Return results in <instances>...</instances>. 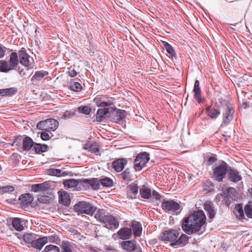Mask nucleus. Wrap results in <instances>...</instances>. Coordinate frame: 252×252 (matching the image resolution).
I'll list each match as a JSON object with an SVG mask.
<instances>
[{"instance_id":"nucleus-1","label":"nucleus","mask_w":252,"mask_h":252,"mask_svg":"<svg viewBox=\"0 0 252 252\" xmlns=\"http://www.w3.org/2000/svg\"><path fill=\"white\" fill-rule=\"evenodd\" d=\"M206 220L204 212L198 211L185 218L182 223V229L188 235H201L205 231Z\"/></svg>"},{"instance_id":"nucleus-2","label":"nucleus","mask_w":252,"mask_h":252,"mask_svg":"<svg viewBox=\"0 0 252 252\" xmlns=\"http://www.w3.org/2000/svg\"><path fill=\"white\" fill-rule=\"evenodd\" d=\"M229 166L225 161H222L219 165H215L212 167L213 173L212 178L218 182H222L226 177Z\"/></svg>"},{"instance_id":"nucleus-3","label":"nucleus","mask_w":252,"mask_h":252,"mask_svg":"<svg viewBox=\"0 0 252 252\" xmlns=\"http://www.w3.org/2000/svg\"><path fill=\"white\" fill-rule=\"evenodd\" d=\"M77 190H88L90 188L94 190L99 189V183L97 178L78 179Z\"/></svg>"},{"instance_id":"nucleus-4","label":"nucleus","mask_w":252,"mask_h":252,"mask_svg":"<svg viewBox=\"0 0 252 252\" xmlns=\"http://www.w3.org/2000/svg\"><path fill=\"white\" fill-rule=\"evenodd\" d=\"M74 208L76 212L92 216L96 211V208L86 201H79L76 204Z\"/></svg>"},{"instance_id":"nucleus-5","label":"nucleus","mask_w":252,"mask_h":252,"mask_svg":"<svg viewBox=\"0 0 252 252\" xmlns=\"http://www.w3.org/2000/svg\"><path fill=\"white\" fill-rule=\"evenodd\" d=\"M150 159V154L146 152H140L136 156L134 160V169L136 172L141 171Z\"/></svg>"},{"instance_id":"nucleus-6","label":"nucleus","mask_w":252,"mask_h":252,"mask_svg":"<svg viewBox=\"0 0 252 252\" xmlns=\"http://www.w3.org/2000/svg\"><path fill=\"white\" fill-rule=\"evenodd\" d=\"M8 226L11 230L21 232L24 229L23 221L19 218H12L7 220Z\"/></svg>"},{"instance_id":"nucleus-7","label":"nucleus","mask_w":252,"mask_h":252,"mask_svg":"<svg viewBox=\"0 0 252 252\" xmlns=\"http://www.w3.org/2000/svg\"><path fill=\"white\" fill-rule=\"evenodd\" d=\"M179 235V230L177 229H170L162 232L160 240L163 241H169L174 242Z\"/></svg>"},{"instance_id":"nucleus-8","label":"nucleus","mask_w":252,"mask_h":252,"mask_svg":"<svg viewBox=\"0 0 252 252\" xmlns=\"http://www.w3.org/2000/svg\"><path fill=\"white\" fill-rule=\"evenodd\" d=\"M235 113L234 108L232 107L227 106L225 112L223 113V121L220 127H224L227 126L233 119Z\"/></svg>"},{"instance_id":"nucleus-9","label":"nucleus","mask_w":252,"mask_h":252,"mask_svg":"<svg viewBox=\"0 0 252 252\" xmlns=\"http://www.w3.org/2000/svg\"><path fill=\"white\" fill-rule=\"evenodd\" d=\"M121 246L127 252H142L140 247L136 245V242L135 240L123 241Z\"/></svg>"},{"instance_id":"nucleus-10","label":"nucleus","mask_w":252,"mask_h":252,"mask_svg":"<svg viewBox=\"0 0 252 252\" xmlns=\"http://www.w3.org/2000/svg\"><path fill=\"white\" fill-rule=\"evenodd\" d=\"M17 53L19 63L25 67H29L31 64L29 61L30 56L28 54L26 49L22 47Z\"/></svg>"},{"instance_id":"nucleus-11","label":"nucleus","mask_w":252,"mask_h":252,"mask_svg":"<svg viewBox=\"0 0 252 252\" xmlns=\"http://www.w3.org/2000/svg\"><path fill=\"white\" fill-rule=\"evenodd\" d=\"M101 223L104 224V227L110 229H117L119 226V222L111 215H107Z\"/></svg>"},{"instance_id":"nucleus-12","label":"nucleus","mask_w":252,"mask_h":252,"mask_svg":"<svg viewBox=\"0 0 252 252\" xmlns=\"http://www.w3.org/2000/svg\"><path fill=\"white\" fill-rule=\"evenodd\" d=\"M162 209L166 211H176L180 209V204L173 200H164L161 203Z\"/></svg>"},{"instance_id":"nucleus-13","label":"nucleus","mask_w":252,"mask_h":252,"mask_svg":"<svg viewBox=\"0 0 252 252\" xmlns=\"http://www.w3.org/2000/svg\"><path fill=\"white\" fill-rule=\"evenodd\" d=\"M228 180L232 182L237 183L242 180V177L237 169L229 166L228 170Z\"/></svg>"},{"instance_id":"nucleus-14","label":"nucleus","mask_w":252,"mask_h":252,"mask_svg":"<svg viewBox=\"0 0 252 252\" xmlns=\"http://www.w3.org/2000/svg\"><path fill=\"white\" fill-rule=\"evenodd\" d=\"M205 114L212 120H216L220 114V110L212 105H206L205 106Z\"/></svg>"},{"instance_id":"nucleus-15","label":"nucleus","mask_w":252,"mask_h":252,"mask_svg":"<svg viewBox=\"0 0 252 252\" xmlns=\"http://www.w3.org/2000/svg\"><path fill=\"white\" fill-rule=\"evenodd\" d=\"M127 163V160L126 158H121L113 161L112 166L116 172H120L123 171Z\"/></svg>"},{"instance_id":"nucleus-16","label":"nucleus","mask_w":252,"mask_h":252,"mask_svg":"<svg viewBox=\"0 0 252 252\" xmlns=\"http://www.w3.org/2000/svg\"><path fill=\"white\" fill-rule=\"evenodd\" d=\"M51 185L49 181H45L40 184H32L31 186V191L37 192L40 191H46L49 189Z\"/></svg>"},{"instance_id":"nucleus-17","label":"nucleus","mask_w":252,"mask_h":252,"mask_svg":"<svg viewBox=\"0 0 252 252\" xmlns=\"http://www.w3.org/2000/svg\"><path fill=\"white\" fill-rule=\"evenodd\" d=\"M46 243L47 239L46 237H42L41 238L36 237L34 239V241L29 248H32L40 251Z\"/></svg>"},{"instance_id":"nucleus-18","label":"nucleus","mask_w":252,"mask_h":252,"mask_svg":"<svg viewBox=\"0 0 252 252\" xmlns=\"http://www.w3.org/2000/svg\"><path fill=\"white\" fill-rule=\"evenodd\" d=\"M193 97L195 99L198 104L203 103L204 101V99H202L201 96V91L199 86V81L198 80H195L194 84L193 89Z\"/></svg>"},{"instance_id":"nucleus-19","label":"nucleus","mask_w":252,"mask_h":252,"mask_svg":"<svg viewBox=\"0 0 252 252\" xmlns=\"http://www.w3.org/2000/svg\"><path fill=\"white\" fill-rule=\"evenodd\" d=\"M104 96L102 95H97L94 99V102L98 107H108L113 104V102L111 100L108 101L104 100Z\"/></svg>"},{"instance_id":"nucleus-20","label":"nucleus","mask_w":252,"mask_h":252,"mask_svg":"<svg viewBox=\"0 0 252 252\" xmlns=\"http://www.w3.org/2000/svg\"><path fill=\"white\" fill-rule=\"evenodd\" d=\"M33 198L30 193L22 194L19 198L20 201V205L22 207H28L32 202Z\"/></svg>"},{"instance_id":"nucleus-21","label":"nucleus","mask_w":252,"mask_h":252,"mask_svg":"<svg viewBox=\"0 0 252 252\" xmlns=\"http://www.w3.org/2000/svg\"><path fill=\"white\" fill-rule=\"evenodd\" d=\"M83 149L96 155H99V145L96 142H89L85 144L83 146Z\"/></svg>"},{"instance_id":"nucleus-22","label":"nucleus","mask_w":252,"mask_h":252,"mask_svg":"<svg viewBox=\"0 0 252 252\" xmlns=\"http://www.w3.org/2000/svg\"><path fill=\"white\" fill-rule=\"evenodd\" d=\"M35 142L33 141L32 138L26 136L22 140V148L23 151L29 152L31 149L32 150Z\"/></svg>"},{"instance_id":"nucleus-23","label":"nucleus","mask_w":252,"mask_h":252,"mask_svg":"<svg viewBox=\"0 0 252 252\" xmlns=\"http://www.w3.org/2000/svg\"><path fill=\"white\" fill-rule=\"evenodd\" d=\"M119 238L122 240H127L130 238L132 235V230L130 228L123 227L121 228L117 232Z\"/></svg>"},{"instance_id":"nucleus-24","label":"nucleus","mask_w":252,"mask_h":252,"mask_svg":"<svg viewBox=\"0 0 252 252\" xmlns=\"http://www.w3.org/2000/svg\"><path fill=\"white\" fill-rule=\"evenodd\" d=\"M132 233L134 237H140L142 233V227L141 224L136 220H132L131 223Z\"/></svg>"},{"instance_id":"nucleus-25","label":"nucleus","mask_w":252,"mask_h":252,"mask_svg":"<svg viewBox=\"0 0 252 252\" xmlns=\"http://www.w3.org/2000/svg\"><path fill=\"white\" fill-rule=\"evenodd\" d=\"M109 113L108 108H99L97 110L95 117L96 121L101 122L107 118V115Z\"/></svg>"},{"instance_id":"nucleus-26","label":"nucleus","mask_w":252,"mask_h":252,"mask_svg":"<svg viewBox=\"0 0 252 252\" xmlns=\"http://www.w3.org/2000/svg\"><path fill=\"white\" fill-rule=\"evenodd\" d=\"M68 88L75 92H80L82 90V86L80 83L76 81V79H72L69 82Z\"/></svg>"},{"instance_id":"nucleus-27","label":"nucleus","mask_w":252,"mask_h":252,"mask_svg":"<svg viewBox=\"0 0 252 252\" xmlns=\"http://www.w3.org/2000/svg\"><path fill=\"white\" fill-rule=\"evenodd\" d=\"M8 62L13 70L16 69L20 63L18 53L16 52H12L9 55V59Z\"/></svg>"},{"instance_id":"nucleus-28","label":"nucleus","mask_w":252,"mask_h":252,"mask_svg":"<svg viewBox=\"0 0 252 252\" xmlns=\"http://www.w3.org/2000/svg\"><path fill=\"white\" fill-rule=\"evenodd\" d=\"M46 131H54L58 127L59 123L54 119H49L46 120Z\"/></svg>"},{"instance_id":"nucleus-29","label":"nucleus","mask_w":252,"mask_h":252,"mask_svg":"<svg viewBox=\"0 0 252 252\" xmlns=\"http://www.w3.org/2000/svg\"><path fill=\"white\" fill-rule=\"evenodd\" d=\"M189 237L185 234H182L178 239L173 242L172 245L173 246H179V247H184L188 243Z\"/></svg>"},{"instance_id":"nucleus-30","label":"nucleus","mask_w":252,"mask_h":252,"mask_svg":"<svg viewBox=\"0 0 252 252\" xmlns=\"http://www.w3.org/2000/svg\"><path fill=\"white\" fill-rule=\"evenodd\" d=\"M38 237V235L33 233H26L22 236V238L24 242L27 244V246L30 248L32 244L34 239Z\"/></svg>"},{"instance_id":"nucleus-31","label":"nucleus","mask_w":252,"mask_h":252,"mask_svg":"<svg viewBox=\"0 0 252 252\" xmlns=\"http://www.w3.org/2000/svg\"><path fill=\"white\" fill-rule=\"evenodd\" d=\"M18 92V89L16 87L0 89V96H11L15 95Z\"/></svg>"},{"instance_id":"nucleus-32","label":"nucleus","mask_w":252,"mask_h":252,"mask_svg":"<svg viewBox=\"0 0 252 252\" xmlns=\"http://www.w3.org/2000/svg\"><path fill=\"white\" fill-rule=\"evenodd\" d=\"M126 117V111L121 109L116 110L114 113V122L119 123Z\"/></svg>"},{"instance_id":"nucleus-33","label":"nucleus","mask_w":252,"mask_h":252,"mask_svg":"<svg viewBox=\"0 0 252 252\" xmlns=\"http://www.w3.org/2000/svg\"><path fill=\"white\" fill-rule=\"evenodd\" d=\"M78 180L74 179H69L65 180L63 182L64 187L66 189L75 188L77 190Z\"/></svg>"},{"instance_id":"nucleus-34","label":"nucleus","mask_w":252,"mask_h":252,"mask_svg":"<svg viewBox=\"0 0 252 252\" xmlns=\"http://www.w3.org/2000/svg\"><path fill=\"white\" fill-rule=\"evenodd\" d=\"M11 65L8 61L6 60H0V72L3 73H8L13 70Z\"/></svg>"},{"instance_id":"nucleus-35","label":"nucleus","mask_w":252,"mask_h":252,"mask_svg":"<svg viewBox=\"0 0 252 252\" xmlns=\"http://www.w3.org/2000/svg\"><path fill=\"white\" fill-rule=\"evenodd\" d=\"M48 149L49 147L47 145L35 142L32 150L34 151L36 154H40L41 153L46 152Z\"/></svg>"},{"instance_id":"nucleus-36","label":"nucleus","mask_w":252,"mask_h":252,"mask_svg":"<svg viewBox=\"0 0 252 252\" xmlns=\"http://www.w3.org/2000/svg\"><path fill=\"white\" fill-rule=\"evenodd\" d=\"M121 178L126 184H128L132 181L131 177L132 175L130 173V170L129 168H126L121 174Z\"/></svg>"},{"instance_id":"nucleus-37","label":"nucleus","mask_w":252,"mask_h":252,"mask_svg":"<svg viewBox=\"0 0 252 252\" xmlns=\"http://www.w3.org/2000/svg\"><path fill=\"white\" fill-rule=\"evenodd\" d=\"M139 193L141 197L145 199H150L152 196V191L151 189L143 187L140 189Z\"/></svg>"},{"instance_id":"nucleus-38","label":"nucleus","mask_w":252,"mask_h":252,"mask_svg":"<svg viewBox=\"0 0 252 252\" xmlns=\"http://www.w3.org/2000/svg\"><path fill=\"white\" fill-rule=\"evenodd\" d=\"M162 44L163 45L166 52L172 57L175 59H177V56L176 55V53L175 51L172 47V46L169 44L168 42L165 41L162 42Z\"/></svg>"},{"instance_id":"nucleus-39","label":"nucleus","mask_w":252,"mask_h":252,"mask_svg":"<svg viewBox=\"0 0 252 252\" xmlns=\"http://www.w3.org/2000/svg\"><path fill=\"white\" fill-rule=\"evenodd\" d=\"M97 180L99 183V187L100 184L105 187H111L113 185V180L108 177H105L100 179L97 178Z\"/></svg>"},{"instance_id":"nucleus-40","label":"nucleus","mask_w":252,"mask_h":252,"mask_svg":"<svg viewBox=\"0 0 252 252\" xmlns=\"http://www.w3.org/2000/svg\"><path fill=\"white\" fill-rule=\"evenodd\" d=\"M235 210L237 212L236 215L239 220H243L245 219L244 214V209L243 208V204L240 203L236 205Z\"/></svg>"},{"instance_id":"nucleus-41","label":"nucleus","mask_w":252,"mask_h":252,"mask_svg":"<svg viewBox=\"0 0 252 252\" xmlns=\"http://www.w3.org/2000/svg\"><path fill=\"white\" fill-rule=\"evenodd\" d=\"M61 247L62 252H72L74 249L73 245L68 241H63L62 242Z\"/></svg>"},{"instance_id":"nucleus-42","label":"nucleus","mask_w":252,"mask_h":252,"mask_svg":"<svg viewBox=\"0 0 252 252\" xmlns=\"http://www.w3.org/2000/svg\"><path fill=\"white\" fill-rule=\"evenodd\" d=\"M106 210L103 209H99L97 210L95 214V218L100 222L104 220L105 217L107 215L106 214Z\"/></svg>"},{"instance_id":"nucleus-43","label":"nucleus","mask_w":252,"mask_h":252,"mask_svg":"<svg viewBox=\"0 0 252 252\" xmlns=\"http://www.w3.org/2000/svg\"><path fill=\"white\" fill-rule=\"evenodd\" d=\"M48 74V72L44 70L36 71L35 72L34 74L32 76L31 80H35L37 81L40 80L46 76H47Z\"/></svg>"},{"instance_id":"nucleus-44","label":"nucleus","mask_w":252,"mask_h":252,"mask_svg":"<svg viewBox=\"0 0 252 252\" xmlns=\"http://www.w3.org/2000/svg\"><path fill=\"white\" fill-rule=\"evenodd\" d=\"M53 199V195L51 193L48 195H41L39 196L38 200L39 202L42 203H49Z\"/></svg>"},{"instance_id":"nucleus-45","label":"nucleus","mask_w":252,"mask_h":252,"mask_svg":"<svg viewBox=\"0 0 252 252\" xmlns=\"http://www.w3.org/2000/svg\"><path fill=\"white\" fill-rule=\"evenodd\" d=\"M48 171L50 175L58 177L64 176L65 175V172H62V170L59 169L51 168L48 170Z\"/></svg>"},{"instance_id":"nucleus-46","label":"nucleus","mask_w":252,"mask_h":252,"mask_svg":"<svg viewBox=\"0 0 252 252\" xmlns=\"http://www.w3.org/2000/svg\"><path fill=\"white\" fill-rule=\"evenodd\" d=\"M244 212L249 218H252V203L249 202L244 207Z\"/></svg>"},{"instance_id":"nucleus-47","label":"nucleus","mask_w":252,"mask_h":252,"mask_svg":"<svg viewBox=\"0 0 252 252\" xmlns=\"http://www.w3.org/2000/svg\"><path fill=\"white\" fill-rule=\"evenodd\" d=\"M236 191L235 188L229 187L226 190L222 191L221 195H229L236 197Z\"/></svg>"},{"instance_id":"nucleus-48","label":"nucleus","mask_w":252,"mask_h":252,"mask_svg":"<svg viewBox=\"0 0 252 252\" xmlns=\"http://www.w3.org/2000/svg\"><path fill=\"white\" fill-rule=\"evenodd\" d=\"M42 252H60V250L58 247L49 245L46 246Z\"/></svg>"},{"instance_id":"nucleus-49","label":"nucleus","mask_w":252,"mask_h":252,"mask_svg":"<svg viewBox=\"0 0 252 252\" xmlns=\"http://www.w3.org/2000/svg\"><path fill=\"white\" fill-rule=\"evenodd\" d=\"M78 111L85 115H89L91 112V108L88 106H80L78 108Z\"/></svg>"},{"instance_id":"nucleus-50","label":"nucleus","mask_w":252,"mask_h":252,"mask_svg":"<svg viewBox=\"0 0 252 252\" xmlns=\"http://www.w3.org/2000/svg\"><path fill=\"white\" fill-rule=\"evenodd\" d=\"M14 188L12 186H5L0 187V192L1 193H5L10 192L14 190Z\"/></svg>"},{"instance_id":"nucleus-51","label":"nucleus","mask_w":252,"mask_h":252,"mask_svg":"<svg viewBox=\"0 0 252 252\" xmlns=\"http://www.w3.org/2000/svg\"><path fill=\"white\" fill-rule=\"evenodd\" d=\"M223 196V200L224 202V203L227 206H229L232 201L235 199V197H234L232 196L229 195H222Z\"/></svg>"},{"instance_id":"nucleus-52","label":"nucleus","mask_w":252,"mask_h":252,"mask_svg":"<svg viewBox=\"0 0 252 252\" xmlns=\"http://www.w3.org/2000/svg\"><path fill=\"white\" fill-rule=\"evenodd\" d=\"M127 188L128 189L129 191L134 195L137 194L138 192V188L137 185H130L127 186Z\"/></svg>"},{"instance_id":"nucleus-53","label":"nucleus","mask_w":252,"mask_h":252,"mask_svg":"<svg viewBox=\"0 0 252 252\" xmlns=\"http://www.w3.org/2000/svg\"><path fill=\"white\" fill-rule=\"evenodd\" d=\"M47 239V243L48 242L50 243H57V241H59V238L56 235L50 236L46 237Z\"/></svg>"},{"instance_id":"nucleus-54","label":"nucleus","mask_w":252,"mask_h":252,"mask_svg":"<svg viewBox=\"0 0 252 252\" xmlns=\"http://www.w3.org/2000/svg\"><path fill=\"white\" fill-rule=\"evenodd\" d=\"M217 160V156L213 155L212 156L207 158V164L208 165H210L213 163H215Z\"/></svg>"},{"instance_id":"nucleus-55","label":"nucleus","mask_w":252,"mask_h":252,"mask_svg":"<svg viewBox=\"0 0 252 252\" xmlns=\"http://www.w3.org/2000/svg\"><path fill=\"white\" fill-rule=\"evenodd\" d=\"M67 73L70 77H74L76 76L79 73V72H77L75 70L74 67L71 66L69 68H68Z\"/></svg>"},{"instance_id":"nucleus-56","label":"nucleus","mask_w":252,"mask_h":252,"mask_svg":"<svg viewBox=\"0 0 252 252\" xmlns=\"http://www.w3.org/2000/svg\"><path fill=\"white\" fill-rule=\"evenodd\" d=\"M46 120L44 121H40L37 124V128L38 129L43 130L46 131Z\"/></svg>"},{"instance_id":"nucleus-57","label":"nucleus","mask_w":252,"mask_h":252,"mask_svg":"<svg viewBox=\"0 0 252 252\" xmlns=\"http://www.w3.org/2000/svg\"><path fill=\"white\" fill-rule=\"evenodd\" d=\"M18 139H16L12 144V146L15 145L17 147V149L19 152H23V148L20 142L18 141Z\"/></svg>"},{"instance_id":"nucleus-58","label":"nucleus","mask_w":252,"mask_h":252,"mask_svg":"<svg viewBox=\"0 0 252 252\" xmlns=\"http://www.w3.org/2000/svg\"><path fill=\"white\" fill-rule=\"evenodd\" d=\"M212 208H213V207H212V203L209 201L206 202V203L204 204V209L205 210V211L207 212V211L210 210Z\"/></svg>"},{"instance_id":"nucleus-59","label":"nucleus","mask_w":252,"mask_h":252,"mask_svg":"<svg viewBox=\"0 0 252 252\" xmlns=\"http://www.w3.org/2000/svg\"><path fill=\"white\" fill-rule=\"evenodd\" d=\"M152 196L157 200H160L161 197L160 194L155 190L152 192Z\"/></svg>"},{"instance_id":"nucleus-60","label":"nucleus","mask_w":252,"mask_h":252,"mask_svg":"<svg viewBox=\"0 0 252 252\" xmlns=\"http://www.w3.org/2000/svg\"><path fill=\"white\" fill-rule=\"evenodd\" d=\"M40 137L44 141H46L50 139L49 134L46 132H42L40 133Z\"/></svg>"},{"instance_id":"nucleus-61","label":"nucleus","mask_w":252,"mask_h":252,"mask_svg":"<svg viewBox=\"0 0 252 252\" xmlns=\"http://www.w3.org/2000/svg\"><path fill=\"white\" fill-rule=\"evenodd\" d=\"M14 70L17 71L19 75H20L22 77H24L26 76V73L24 71V69L21 68L20 66H18L17 68Z\"/></svg>"},{"instance_id":"nucleus-62","label":"nucleus","mask_w":252,"mask_h":252,"mask_svg":"<svg viewBox=\"0 0 252 252\" xmlns=\"http://www.w3.org/2000/svg\"><path fill=\"white\" fill-rule=\"evenodd\" d=\"M207 213L210 219H213L216 215V212L213 208L207 211Z\"/></svg>"},{"instance_id":"nucleus-63","label":"nucleus","mask_w":252,"mask_h":252,"mask_svg":"<svg viewBox=\"0 0 252 252\" xmlns=\"http://www.w3.org/2000/svg\"><path fill=\"white\" fill-rule=\"evenodd\" d=\"M68 195H64V199L63 197H62V202L65 206H67L70 203V200L67 198Z\"/></svg>"},{"instance_id":"nucleus-64","label":"nucleus","mask_w":252,"mask_h":252,"mask_svg":"<svg viewBox=\"0 0 252 252\" xmlns=\"http://www.w3.org/2000/svg\"><path fill=\"white\" fill-rule=\"evenodd\" d=\"M0 46L2 47V50L4 51V56L5 55V52L7 50L10 52H12V49H8L6 47H5L4 46H3L2 44H0Z\"/></svg>"}]
</instances>
